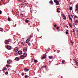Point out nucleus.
Returning a JSON list of instances; mask_svg holds the SVG:
<instances>
[{
  "label": "nucleus",
  "instance_id": "nucleus-4",
  "mask_svg": "<svg viewBox=\"0 0 78 78\" xmlns=\"http://www.w3.org/2000/svg\"><path fill=\"white\" fill-rule=\"evenodd\" d=\"M19 59H20V58L18 57H16L15 58V61H18L19 60Z\"/></svg>",
  "mask_w": 78,
  "mask_h": 78
},
{
  "label": "nucleus",
  "instance_id": "nucleus-14",
  "mask_svg": "<svg viewBox=\"0 0 78 78\" xmlns=\"http://www.w3.org/2000/svg\"><path fill=\"white\" fill-rule=\"evenodd\" d=\"M50 3H51V5H53V1L51 0L49 2Z\"/></svg>",
  "mask_w": 78,
  "mask_h": 78
},
{
  "label": "nucleus",
  "instance_id": "nucleus-23",
  "mask_svg": "<svg viewBox=\"0 0 78 78\" xmlns=\"http://www.w3.org/2000/svg\"><path fill=\"white\" fill-rule=\"evenodd\" d=\"M15 56H17L18 55V53L17 52H15Z\"/></svg>",
  "mask_w": 78,
  "mask_h": 78
},
{
  "label": "nucleus",
  "instance_id": "nucleus-25",
  "mask_svg": "<svg viewBox=\"0 0 78 78\" xmlns=\"http://www.w3.org/2000/svg\"><path fill=\"white\" fill-rule=\"evenodd\" d=\"M22 44L23 46L24 45H25V42H22Z\"/></svg>",
  "mask_w": 78,
  "mask_h": 78
},
{
  "label": "nucleus",
  "instance_id": "nucleus-41",
  "mask_svg": "<svg viewBox=\"0 0 78 78\" xmlns=\"http://www.w3.org/2000/svg\"><path fill=\"white\" fill-rule=\"evenodd\" d=\"M62 17H65L66 16H65V15H64V14H62Z\"/></svg>",
  "mask_w": 78,
  "mask_h": 78
},
{
  "label": "nucleus",
  "instance_id": "nucleus-57",
  "mask_svg": "<svg viewBox=\"0 0 78 78\" xmlns=\"http://www.w3.org/2000/svg\"><path fill=\"white\" fill-rule=\"evenodd\" d=\"M61 78H62V76H61Z\"/></svg>",
  "mask_w": 78,
  "mask_h": 78
},
{
  "label": "nucleus",
  "instance_id": "nucleus-53",
  "mask_svg": "<svg viewBox=\"0 0 78 78\" xmlns=\"http://www.w3.org/2000/svg\"><path fill=\"white\" fill-rule=\"evenodd\" d=\"M71 22H73V21H72V19H71Z\"/></svg>",
  "mask_w": 78,
  "mask_h": 78
},
{
  "label": "nucleus",
  "instance_id": "nucleus-37",
  "mask_svg": "<svg viewBox=\"0 0 78 78\" xmlns=\"http://www.w3.org/2000/svg\"><path fill=\"white\" fill-rule=\"evenodd\" d=\"M54 27H57V25L55 24L54 25Z\"/></svg>",
  "mask_w": 78,
  "mask_h": 78
},
{
  "label": "nucleus",
  "instance_id": "nucleus-61",
  "mask_svg": "<svg viewBox=\"0 0 78 78\" xmlns=\"http://www.w3.org/2000/svg\"><path fill=\"white\" fill-rule=\"evenodd\" d=\"M70 0H69V1H70Z\"/></svg>",
  "mask_w": 78,
  "mask_h": 78
},
{
  "label": "nucleus",
  "instance_id": "nucleus-17",
  "mask_svg": "<svg viewBox=\"0 0 78 78\" xmlns=\"http://www.w3.org/2000/svg\"><path fill=\"white\" fill-rule=\"evenodd\" d=\"M69 25L70 26V27H71V28H72V25H71V24L70 23H69Z\"/></svg>",
  "mask_w": 78,
  "mask_h": 78
},
{
  "label": "nucleus",
  "instance_id": "nucleus-30",
  "mask_svg": "<svg viewBox=\"0 0 78 78\" xmlns=\"http://www.w3.org/2000/svg\"><path fill=\"white\" fill-rule=\"evenodd\" d=\"M63 19H64V20H66V16L64 17H63Z\"/></svg>",
  "mask_w": 78,
  "mask_h": 78
},
{
  "label": "nucleus",
  "instance_id": "nucleus-1",
  "mask_svg": "<svg viewBox=\"0 0 78 78\" xmlns=\"http://www.w3.org/2000/svg\"><path fill=\"white\" fill-rule=\"evenodd\" d=\"M10 42V41H9V40H5V44H9V42Z\"/></svg>",
  "mask_w": 78,
  "mask_h": 78
},
{
  "label": "nucleus",
  "instance_id": "nucleus-60",
  "mask_svg": "<svg viewBox=\"0 0 78 78\" xmlns=\"http://www.w3.org/2000/svg\"><path fill=\"white\" fill-rule=\"evenodd\" d=\"M25 75L27 74V73H25Z\"/></svg>",
  "mask_w": 78,
  "mask_h": 78
},
{
  "label": "nucleus",
  "instance_id": "nucleus-20",
  "mask_svg": "<svg viewBox=\"0 0 78 78\" xmlns=\"http://www.w3.org/2000/svg\"><path fill=\"white\" fill-rule=\"evenodd\" d=\"M73 8H72V7H70L69 8V10L70 11H72L73 9Z\"/></svg>",
  "mask_w": 78,
  "mask_h": 78
},
{
  "label": "nucleus",
  "instance_id": "nucleus-18",
  "mask_svg": "<svg viewBox=\"0 0 78 78\" xmlns=\"http://www.w3.org/2000/svg\"><path fill=\"white\" fill-rule=\"evenodd\" d=\"M3 28L1 27L0 28V31H2V32H3Z\"/></svg>",
  "mask_w": 78,
  "mask_h": 78
},
{
  "label": "nucleus",
  "instance_id": "nucleus-56",
  "mask_svg": "<svg viewBox=\"0 0 78 78\" xmlns=\"http://www.w3.org/2000/svg\"><path fill=\"white\" fill-rule=\"evenodd\" d=\"M30 12H31V13H32V12L31 11H30Z\"/></svg>",
  "mask_w": 78,
  "mask_h": 78
},
{
  "label": "nucleus",
  "instance_id": "nucleus-39",
  "mask_svg": "<svg viewBox=\"0 0 78 78\" xmlns=\"http://www.w3.org/2000/svg\"><path fill=\"white\" fill-rule=\"evenodd\" d=\"M21 75H22V76H23V75H24V73H22L21 74Z\"/></svg>",
  "mask_w": 78,
  "mask_h": 78
},
{
  "label": "nucleus",
  "instance_id": "nucleus-5",
  "mask_svg": "<svg viewBox=\"0 0 78 78\" xmlns=\"http://www.w3.org/2000/svg\"><path fill=\"white\" fill-rule=\"evenodd\" d=\"M23 51H24V52H26L27 51V48H23Z\"/></svg>",
  "mask_w": 78,
  "mask_h": 78
},
{
  "label": "nucleus",
  "instance_id": "nucleus-42",
  "mask_svg": "<svg viewBox=\"0 0 78 78\" xmlns=\"http://www.w3.org/2000/svg\"><path fill=\"white\" fill-rule=\"evenodd\" d=\"M2 11L0 10V14H2Z\"/></svg>",
  "mask_w": 78,
  "mask_h": 78
},
{
  "label": "nucleus",
  "instance_id": "nucleus-36",
  "mask_svg": "<svg viewBox=\"0 0 78 78\" xmlns=\"http://www.w3.org/2000/svg\"><path fill=\"white\" fill-rule=\"evenodd\" d=\"M28 45L29 46H30V45H31V43H29L28 44Z\"/></svg>",
  "mask_w": 78,
  "mask_h": 78
},
{
  "label": "nucleus",
  "instance_id": "nucleus-6",
  "mask_svg": "<svg viewBox=\"0 0 78 78\" xmlns=\"http://www.w3.org/2000/svg\"><path fill=\"white\" fill-rule=\"evenodd\" d=\"M20 58L21 59H23L24 58V56L23 55H21L20 56Z\"/></svg>",
  "mask_w": 78,
  "mask_h": 78
},
{
  "label": "nucleus",
  "instance_id": "nucleus-63",
  "mask_svg": "<svg viewBox=\"0 0 78 78\" xmlns=\"http://www.w3.org/2000/svg\"><path fill=\"white\" fill-rule=\"evenodd\" d=\"M69 3H70V2H69Z\"/></svg>",
  "mask_w": 78,
  "mask_h": 78
},
{
  "label": "nucleus",
  "instance_id": "nucleus-55",
  "mask_svg": "<svg viewBox=\"0 0 78 78\" xmlns=\"http://www.w3.org/2000/svg\"><path fill=\"white\" fill-rule=\"evenodd\" d=\"M66 27L67 28H68V26H67Z\"/></svg>",
  "mask_w": 78,
  "mask_h": 78
},
{
  "label": "nucleus",
  "instance_id": "nucleus-32",
  "mask_svg": "<svg viewBox=\"0 0 78 78\" xmlns=\"http://www.w3.org/2000/svg\"><path fill=\"white\" fill-rule=\"evenodd\" d=\"M68 16L69 17V20H71V17H70V15H69Z\"/></svg>",
  "mask_w": 78,
  "mask_h": 78
},
{
  "label": "nucleus",
  "instance_id": "nucleus-11",
  "mask_svg": "<svg viewBox=\"0 0 78 78\" xmlns=\"http://www.w3.org/2000/svg\"><path fill=\"white\" fill-rule=\"evenodd\" d=\"M18 50H19V48L17 47H16L15 48V51H18Z\"/></svg>",
  "mask_w": 78,
  "mask_h": 78
},
{
  "label": "nucleus",
  "instance_id": "nucleus-7",
  "mask_svg": "<svg viewBox=\"0 0 78 78\" xmlns=\"http://www.w3.org/2000/svg\"><path fill=\"white\" fill-rule=\"evenodd\" d=\"M74 61L76 64V66H78V62L77 61H76V59H75Z\"/></svg>",
  "mask_w": 78,
  "mask_h": 78
},
{
  "label": "nucleus",
  "instance_id": "nucleus-3",
  "mask_svg": "<svg viewBox=\"0 0 78 78\" xmlns=\"http://www.w3.org/2000/svg\"><path fill=\"white\" fill-rule=\"evenodd\" d=\"M7 49L9 50H11V46H8L7 47Z\"/></svg>",
  "mask_w": 78,
  "mask_h": 78
},
{
  "label": "nucleus",
  "instance_id": "nucleus-28",
  "mask_svg": "<svg viewBox=\"0 0 78 78\" xmlns=\"http://www.w3.org/2000/svg\"><path fill=\"white\" fill-rule=\"evenodd\" d=\"M34 62H35V63H37V62H38V61H37V60H34Z\"/></svg>",
  "mask_w": 78,
  "mask_h": 78
},
{
  "label": "nucleus",
  "instance_id": "nucleus-10",
  "mask_svg": "<svg viewBox=\"0 0 78 78\" xmlns=\"http://www.w3.org/2000/svg\"><path fill=\"white\" fill-rule=\"evenodd\" d=\"M46 55H43V57L41 58L42 59H45V58H46Z\"/></svg>",
  "mask_w": 78,
  "mask_h": 78
},
{
  "label": "nucleus",
  "instance_id": "nucleus-59",
  "mask_svg": "<svg viewBox=\"0 0 78 78\" xmlns=\"http://www.w3.org/2000/svg\"><path fill=\"white\" fill-rule=\"evenodd\" d=\"M4 5H5V3H4Z\"/></svg>",
  "mask_w": 78,
  "mask_h": 78
},
{
  "label": "nucleus",
  "instance_id": "nucleus-35",
  "mask_svg": "<svg viewBox=\"0 0 78 78\" xmlns=\"http://www.w3.org/2000/svg\"><path fill=\"white\" fill-rule=\"evenodd\" d=\"M76 8H77L76 9H78V5H77L76 6Z\"/></svg>",
  "mask_w": 78,
  "mask_h": 78
},
{
  "label": "nucleus",
  "instance_id": "nucleus-9",
  "mask_svg": "<svg viewBox=\"0 0 78 78\" xmlns=\"http://www.w3.org/2000/svg\"><path fill=\"white\" fill-rule=\"evenodd\" d=\"M27 56V53H23V56L24 57H26Z\"/></svg>",
  "mask_w": 78,
  "mask_h": 78
},
{
  "label": "nucleus",
  "instance_id": "nucleus-48",
  "mask_svg": "<svg viewBox=\"0 0 78 78\" xmlns=\"http://www.w3.org/2000/svg\"><path fill=\"white\" fill-rule=\"evenodd\" d=\"M70 5H72V2L70 3Z\"/></svg>",
  "mask_w": 78,
  "mask_h": 78
},
{
  "label": "nucleus",
  "instance_id": "nucleus-49",
  "mask_svg": "<svg viewBox=\"0 0 78 78\" xmlns=\"http://www.w3.org/2000/svg\"><path fill=\"white\" fill-rule=\"evenodd\" d=\"M71 17H73V15H71Z\"/></svg>",
  "mask_w": 78,
  "mask_h": 78
},
{
  "label": "nucleus",
  "instance_id": "nucleus-64",
  "mask_svg": "<svg viewBox=\"0 0 78 78\" xmlns=\"http://www.w3.org/2000/svg\"><path fill=\"white\" fill-rule=\"evenodd\" d=\"M49 62H50L49 61Z\"/></svg>",
  "mask_w": 78,
  "mask_h": 78
},
{
  "label": "nucleus",
  "instance_id": "nucleus-50",
  "mask_svg": "<svg viewBox=\"0 0 78 78\" xmlns=\"http://www.w3.org/2000/svg\"><path fill=\"white\" fill-rule=\"evenodd\" d=\"M71 43H73V42H72V41H71Z\"/></svg>",
  "mask_w": 78,
  "mask_h": 78
},
{
  "label": "nucleus",
  "instance_id": "nucleus-21",
  "mask_svg": "<svg viewBox=\"0 0 78 78\" xmlns=\"http://www.w3.org/2000/svg\"><path fill=\"white\" fill-rule=\"evenodd\" d=\"M49 59H53V57L52 56H49Z\"/></svg>",
  "mask_w": 78,
  "mask_h": 78
},
{
  "label": "nucleus",
  "instance_id": "nucleus-31",
  "mask_svg": "<svg viewBox=\"0 0 78 78\" xmlns=\"http://www.w3.org/2000/svg\"><path fill=\"white\" fill-rule=\"evenodd\" d=\"M64 62H65V60H62V64H64Z\"/></svg>",
  "mask_w": 78,
  "mask_h": 78
},
{
  "label": "nucleus",
  "instance_id": "nucleus-58",
  "mask_svg": "<svg viewBox=\"0 0 78 78\" xmlns=\"http://www.w3.org/2000/svg\"><path fill=\"white\" fill-rule=\"evenodd\" d=\"M21 15H22V16H23V14H21Z\"/></svg>",
  "mask_w": 78,
  "mask_h": 78
},
{
  "label": "nucleus",
  "instance_id": "nucleus-12",
  "mask_svg": "<svg viewBox=\"0 0 78 78\" xmlns=\"http://www.w3.org/2000/svg\"><path fill=\"white\" fill-rule=\"evenodd\" d=\"M30 40L29 38H28L27 39L26 41V43H28L29 42H30Z\"/></svg>",
  "mask_w": 78,
  "mask_h": 78
},
{
  "label": "nucleus",
  "instance_id": "nucleus-29",
  "mask_svg": "<svg viewBox=\"0 0 78 78\" xmlns=\"http://www.w3.org/2000/svg\"><path fill=\"white\" fill-rule=\"evenodd\" d=\"M8 21H11V19H10V18L9 17L8 19Z\"/></svg>",
  "mask_w": 78,
  "mask_h": 78
},
{
  "label": "nucleus",
  "instance_id": "nucleus-26",
  "mask_svg": "<svg viewBox=\"0 0 78 78\" xmlns=\"http://www.w3.org/2000/svg\"><path fill=\"white\" fill-rule=\"evenodd\" d=\"M25 22H26V23H28V22H29V20H26Z\"/></svg>",
  "mask_w": 78,
  "mask_h": 78
},
{
  "label": "nucleus",
  "instance_id": "nucleus-47",
  "mask_svg": "<svg viewBox=\"0 0 78 78\" xmlns=\"http://www.w3.org/2000/svg\"><path fill=\"white\" fill-rule=\"evenodd\" d=\"M31 36H30L29 37V38H31Z\"/></svg>",
  "mask_w": 78,
  "mask_h": 78
},
{
  "label": "nucleus",
  "instance_id": "nucleus-16",
  "mask_svg": "<svg viewBox=\"0 0 78 78\" xmlns=\"http://www.w3.org/2000/svg\"><path fill=\"white\" fill-rule=\"evenodd\" d=\"M75 11L76 12L78 13V9H76L75 10Z\"/></svg>",
  "mask_w": 78,
  "mask_h": 78
},
{
  "label": "nucleus",
  "instance_id": "nucleus-62",
  "mask_svg": "<svg viewBox=\"0 0 78 78\" xmlns=\"http://www.w3.org/2000/svg\"><path fill=\"white\" fill-rule=\"evenodd\" d=\"M18 0V1H19V0Z\"/></svg>",
  "mask_w": 78,
  "mask_h": 78
},
{
  "label": "nucleus",
  "instance_id": "nucleus-15",
  "mask_svg": "<svg viewBox=\"0 0 78 78\" xmlns=\"http://www.w3.org/2000/svg\"><path fill=\"white\" fill-rule=\"evenodd\" d=\"M59 5V2L58 1L56 2V5Z\"/></svg>",
  "mask_w": 78,
  "mask_h": 78
},
{
  "label": "nucleus",
  "instance_id": "nucleus-54",
  "mask_svg": "<svg viewBox=\"0 0 78 78\" xmlns=\"http://www.w3.org/2000/svg\"><path fill=\"white\" fill-rule=\"evenodd\" d=\"M73 30L74 31V32H75V30H74V29H73Z\"/></svg>",
  "mask_w": 78,
  "mask_h": 78
},
{
  "label": "nucleus",
  "instance_id": "nucleus-43",
  "mask_svg": "<svg viewBox=\"0 0 78 78\" xmlns=\"http://www.w3.org/2000/svg\"><path fill=\"white\" fill-rule=\"evenodd\" d=\"M75 17H76V18H78V16H76L75 15Z\"/></svg>",
  "mask_w": 78,
  "mask_h": 78
},
{
  "label": "nucleus",
  "instance_id": "nucleus-8",
  "mask_svg": "<svg viewBox=\"0 0 78 78\" xmlns=\"http://www.w3.org/2000/svg\"><path fill=\"white\" fill-rule=\"evenodd\" d=\"M18 53L19 55H22V51H19Z\"/></svg>",
  "mask_w": 78,
  "mask_h": 78
},
{
  "label": "nucleus",
  "instance_id": "nucleus-46",
  "mask_svg": "<svg viewBox=\"0 0 78 78\" xmlns=\"http://www.w3.org/2000/svg\"><path fill=\"white\" fill-rule=\"evenodd\" d=\"M56 29L57 30H58V29H59V27H57Z\"/></svg>",
  "mask_w": 78,
  "mask_h": 78
},
{
  "label": "nucleus",
  "instance_id": "nucleus-22",
  "mask_svg": "<svg viewBox=\"0 0 78 78\" xmlns=\"http://www.w3.org/2000/svg\"><path fill=\"white\" fill-rule=\"evenodd\" d=\"M7 70V68H3L2 69L3 71H4V70Z\"/></svg>",
  "mask_w": 78,
  "mask_h": 78
},
{
  "label": "nucleus",
  "instance_id": "nucleus-44",
  "mask_svg": "<svg viewBox=\"0 0 78 78\" xmlns=\"http://www.w3.org/2000/svg\"><path fill=\"white\" fill-rule=\"evenodd\" d=\"M6 67H9V65H6Z\"/></svg>",
  "mask_w": 78,
  "mask_h": 78
},
{
  "label": "nucleus",
  "instance_id": "nucleus-2",
  "mask_svg": "<svg viewBox=\"0 0 78 78\" xmlns=\"http://www.w3.org/2000/svg\"><path fill=\"white\" fill-rule=\"evenodd\" d=\"M7 63H8V64H11L12 62V60H7Z\"/></svg>",
  "mask_w": 78,
  "mask_h": 78
},
{
  "label": "nucleus",
  "instance_id": "nucleus-45",
  "mask_svg": "<svg viewBox=\"0 0 78 78\" xmlns=\"http://www.w3.org/2000/svg\"><path fill=\"white\" fill-rule=\"evenodd\" d=\"M60 9V8H58L57 9V10H59Z\"/></svg>",
  "mask_w": 78,
  "mask_h": 78
},
{
  "label": "nucleus",
  "instance_id": "nucleus-51",
  "mask_svg": "<svg viewBox=\"0 0 78 78\" xmlns=\"http://www.w3.org/2000/svg\"><path fill=\"white\" fill-rule=\"evenodd\" d=\"M16 27V24H15V27Z\"/></svg>",
  "mask_w": 78,
  "mask_h": 78
},
{
  "label": "nucleus",
  "instance_id": "nucleus-52",
  "mask_svg": "<svg viewBox=\"0 0 78 78\" xmlns=\"http://www.w3.org/2000/svg\"><path fill=\"white\" fill-rule=\"evenodd\" d=\"M44 67L46 68V67H47V66H44Z\"/></svg>",
  "mask_w": 78,
  "mask_h": 78
},
{
  "label": "nucleus",
  "instance_id": "nucleus-19",
  "mask_svg": "<svg viewBox=\"0 0 78 78\" xmlns=\"http://www.w3.org/2000/svg\"><path fill=\"white\" fill-rule=\"evenodd\" d=\"M68 31H69V30H66V34H69V32Z\"/></svg>",
  "mask_w": 78,
  "mask_h": 78
},
{
  "label": "nucleus",
  "instance_id": "nucleus-24",
  "mask_svg": "<svg viewBox=\"0 0 78 78\" xmlns=\"http://www.w3.org/2000/svg\"><path fill=\"white\" fill-rule=\"evenodd\" d=\"M8 71H6V73H5V75H8Z\"/></svg>",
  "mask_w": 78,
  "mask_h": 78
},
{
  "label": "nucleus",
  "instance_id": "nucleus-34",
  "mask_svg": "<svg viewBox=\"0 0 78 78\" xmlns=\"http://www.w3.org/2000/svg\"><path fill=\"white\" fill-rule=\"evenodd\" d=\"M75 23H78V21L77 20H76L75 22Z\"/></svg>",
  "mask_w": 78,
  "mask_h": 78
},
{
  "label": "nucleus",
  "instance_id": "nucleus-38",
  "mask_svg": "<svg viewBox=\"0 0 78 78\" xmlns=\"http://www.w3.org/2000/svg\"><path fill=\"white\" fill-rule=\"evenodd\" d=\"M57 12H58V13H59V12H60V11L57 10Z\"/></svg>",
  "mask_w": 78,
  "mask_h": 78
},
{
  "label": "nucleus",
  "instance_id": "nucleus-33",
  "mask_svg": "<svg viewBox=\"0 0 78 78\" xmlns=\"http://www.w3.org/2000/svg\"><path fill=\"white\" fill-rule=\"evenodd\" d=\"M58 1L56 0H54V2H55V3H56V2H57Z\"/></svg>",
  "mask_w": 78,
  "mask_h": 78
},
{
  "label": "nucleus",
  "instance_id": "nucleus-27",
  "mask_svg": "<svg viewBox=\"0 0 78 78\" xmlns=\"http://www.w3.org/2000/svg\"><path fill=\"white\" fill-rule=\"evenodd\" d=\"M27 77H29V76L26 75L25 76V78H27Z\"/></svg>",
  "mask_w": 78,
  "mask_h": 78
},
{
  "label": "nucleus",
  "instance_id": "nucleus-13",
  "mask_svg": "<svg viewBox=\"0 0 78 78\" xmlns=\"http://www.w3.org/2000/svg\"><path fill=\"white\" fill-rule=\"evenodd\" d=\"M29 70H30V69L26 68L24 69V71H25V72H28L29 71Z\"/></svg>",
  "mask_w": 78,
  "mask_h": 78
},
{
  "label": "nucleus",
  "instance_id": "nucleus-40",
  "mask_svg": "<svg viewBox=\"0 0 78 78\" xmlns=\"http://www.w3.org/2000/svg\"><path fill=\"white\" fill-rule=\"evenodd\" d=\"M44 67H45V66H42V67H41V69H43V68H44Z\"/></svg>",
  "mask_w": 78,
  "mask_h": 78
}]
</instances>
